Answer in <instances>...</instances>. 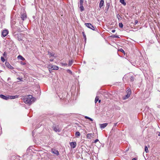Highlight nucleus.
<instances>
[{
    "label": "nucleus",
    "mask_w": 160,
    "mask_h": 160,
    "mask_svg": "<svg viewBox=\"0 0 160 160\" xmlns=\"http://www.w3.org/2000/svg\"><path fill=\"white\" fill-rule=\"evenodd\" d=\"M50 61H53V59H51L50 60Z\"/></svg>",
    "instance_id": "obj_45"
},
{
    "label": "nucleus",
    "mask_w": 160,
    "mask_h": 160,
    "mask_svg": "<svg viewBox=\"0 0 160 160\" xmlns=\"http://www.w3.org/2000/svg\"><path fill=\"white\" fill-rule=\"evenodd\" d=\"M85 25L88 28L91 29L93 30L96 31V30H97L96 27H94L91 24V23H85Z\"/></svg>",
    "instance_id": "obj_3"
},
{
    "label": "nucleus",
    "mask_w": 160,
    "mask_h": 160,
    "mask_svg": "<svg viewBox=\"0 0 160 160\" xmlns=\"http://www.w3.org/2000/svg\"><path fill=\"white\" fill-rule=\"evenodd\" d=\"M70 144L71 148H74L76 147L77 143L76 142H70Z\"/></svg>",
    "instance_id": "obj_8"
},
{
    "label": "nucleus",
    "mask_w": 160,
    "mask_h": 160,
    "mask_svg": "<svg viewBox=\"0 0 160 160\" xmlns=\"http://www.w3.org/2000/svg\"><path fill=\"white\" fill-rule=\"evenodd\" d=\"M134 79H135V77L132 76L130 77V81L131 82H133L134 81Z\"/></svg>",
    "instance_id": "obj_18"
},
{
    "label": "nucleus",
    "mask_w": 160,
    "mask_h": 160,
    "mask_svg": "<svg viewBox=\"0 0 160 160\" xmlns=\"http://www.w3.org/2000/svg\"><path fill=\"white\" fill-rule=\"evenodd\" d=\"M35 100V98L31 95L28 96L26 98H24V102L26 104H29V105L33 102Z\"/></svg>",
    "instance_id": "obj_1"
},
{
    "label": "nucleus",
    "mask_w": 160,
    "mask_h": 160,
    "mask_svg": "<svg viewBox=\"0 0 160 160\" xmlns=\"http://www.w3.org/2000/svg\"><path fill=\"white\" fill-rule=\"evenodd\" d=\"M5 65L6 67L9 68L11 69H12L13 68L11 66L9 63L8 62H5Z\"/></svg>",
    "instance_id": "obj_12"
},
{
    "label": "nucleus",
    "mask_w": 160,
    "mask_h": 160,
    "mask_svg": "<svg viewBox=\"0 0 160 160\" xmlns=\"http://www.w3.org/2000/svg\"><path fill=\"white\" fill-rule=\"evenodd\" d=\"M99 100V98L98 97H96L95 99V102L96 103Z\"/></svg>",
    "instance_id": "obj_29"
},
{
    "label": "nucleus",
    "mask_w": 160,
    "mask_h": 160,
    "mask_svg": "<svg viewBox=\"0 0 160 160\" xmlns=\"http://www.w3.org/2000/svg\"><path fill=\"white\" fill-rule=\"evenodd\" d=\"M119 26L120 28H122L123 27V24L121 22L119 23Z\"/></svg>",
    "instance_id": "obj_28"
},
{
    "label": "nucleus",
    "mask_w": 160,
    "mask_h": 160,
    "mask_svg": "<svg viewBox=\"0 0 160 160\" xmlns=\"http://www.w3.org/2000/svg\"><path fill=\"white\" fill-rule=\"evenodd\" d=\"M61 64L62 66H67L68 65V64L65 63H61Z\"/></svg>",
    "instance_id": "obj_32"
},
{
    "label": "nucleus",
    "mask_w": 160,
    "mask_h": 160,
    "mask_svg": "<svg viewBox=\"0 0 160 160\" xmlns=\"http://www.w3.org/2000/svg\"><path fill=\"white\" fill-rule=\"evenodd\" d=\"M18 59H20L22 61H24L25 60V59L22 57V56L19 55L18 57Z\"/></svg>",
    "instance_id": "obj_17"
},
{
    "label": "nucleus",
    "mask_w": 160,
    "mask_h": 160,
    "mask_svg": "<svg viewBox=\"0 0 160 160\" xmlns=\"http://www.w3.org/2000/svg\"><path fill=\"white\" fill-rule=\"evenodd\" d=\"M8 96L9 95L5 96L3 94H1L0 95V97L3 99L8 100V99H9Z\"/></svg>",
    "instance_id": "obj_7"
},
{
    "label": "nucleus",
    "mask_w": 160,
    "mask_h": 160,
    "mask_svg": "<svg viewBox=\"0 0 160 160\" xmlns=\"http://www.w3.org/2000/svg\"><path fill=\"white\" fill-rule=\"evenodd\" d=\"M98 101L99 103L101 101L100 100H98Z\"/></svg>",
    "instance_id": "obj_47"
},
{
    "label": "nucleus",
    "mask_w": 160,
    "mask_h": 160,
    "mask_svg": "<svg viewBox=\"0 0 160 160\" xmlns=\"http://www.w3.org/2000/svg\"><path fill=\"white\" fill-rule=\"evenodd\" d=\"M111 37L112 38H119V37L118 36H116V35H112Z\"/></svg>",
    "instance_id": "obj_24"
},
{
    "label": "nucleus",
    "mask_w": 160,
    "mask_h": 160,
    "mask_svg": "<svg viewBox=\"0 0 160 160\" xmlns=\"http://www.w3.org/2000/svg\"><path fill=\"white\" fill-rule=\"evenodd\" d=\"M50 66H51V65H49L48 66V68H51V67H50Z\"/></svg>",
    "instance_id": "obj_48"
},
{
    "label": "nucleus",
    "mask_w": 160,
    "mask_h": 160,
    "mask_svg": "<svg viewBox=\"0 0 160 160\" xmlns=\"http://www.w3.org/2000/svg\"><path fill=\"white\" fill-rule=\"evenodd\" d=\"M18 39L19 41H21L22 40V39H21V38H19L18 37Z\"/></svg>",
    "instance_id": "obj_37"
},
{
    "label": "nucleus",
    "mask_w": 160,
    "mask_h": 160,
    "mask_svg": "<svg viewBox=\"0 0 160 160\" xmlns=\"http://www.w3.org/2000/svg\"><path fill=\"white\" fill-rule=\"evenodd\" d=\"M21 64H22V65H25L26 63L25 62H22L21 61Z\"/></svg>",
    "instance_id": "obj_35"
},
{
    "label": "nucleus",
    "mask_w": 160,
    "mask_h": 160,
    "mask_svg": "<svg viewBox=\"0 0 160 160\" xmlns=\"http://www.w3.org/2000/svg\"><path fill=\"white\" fill-rule=\"evenodd\" d=\"M110 5V4L109 3H107L106 4V6L105 7L106 9H107V11L109 9Z\"/></svg>",
    "instance_id": "obj_19"
},
{
    "label": "nucleus",
    "mask_w": 160,
    "mask_h": 160,
    "mask_svg": "<svg viewBox=\"0 0 160 160\" xmlns=\"http://www.w3.org/2000/svg\"><path fill=\"white\" fill-rule=\"evenodd\" d=\"M131 91L130 88H128L126 91L127 94L123 97V100H126L128 99L131 94Z\"/></svg>",
    "instance_id": "obj_2"
},
{
    "label": "nucleus",
    "mask_w": 160,
    "mask_h": 160,
    "mask_svg": "<svg viewBox=\"0 0 160 160\" xmlns=\"http://www.w3.org/2000/svg\"><path fill=\"white\" fill-rule=\"evenodd\" d=\"M8 97H9V99H15V98H18V96L15 95V96H11L9 95Z\"/></svg>",
    "instance_id": "obj_16"
},
{
    "label": "nucleus",
    "mask_w": 160,
    "mask_h": 160,
    "mask_svg": "<svg viewBox=\"0 0 160 160\" xmlns=\"http://www.w3.org/2000/svg\"><path fill=\"white\" fill-rule=\"evenodd\" d=\"M49 71H50V73H51V71H50L49 70Z\"/></svg>",
    "instance_id": "obj_51"
},
{
    "label": "nucleus",
    "mask_w": 160,
    "mask_h": 160,
    "mask_svg": "<svg viewBox=\"0 0 160 160\" xmlns=\"http://www.w3.org/2000/svg\"><path fill=\"white\" fill-rule=\"evenodd\" d=\"M83 2H79V4L80 6L79 8L81 12H82L84 10V8L83 6Z\"/></svg>",
    "instance_id": "obj_10"
},
{
    "label": "nucleus",
    "mask_w": 160,
    "mask_h": 160,
    "mask_svg": "<svg viewBox=\"0 0 160 160\" xmlns=\"http://www.w3.org/2000/svg\"><path fill=\"white\" fill-rule=\"evenodd\" d=\"M117 123H114V126H116L117 124Z\"/></svg>",
    "instance_id": "obj_44"
},
{
    "label": "nucleus",
    "mask_w": 160,
    "mask_h": 160,
    "mask_svg": "<svg viewBox=\"0 0 160 160\" xmlns=\"http://www.w3.org/2000/svg\"><path fill=\"white\" fill-rule=\"evenodd\" d=\"M82 34H83V38H84V39L85 41L86 42V36L85 35V33L84 32H82Z\"/></svg>",
    "instance_id": "obj_23"
},
{
    "label": "nucleus",
    "mask_w": 160,
    "mask_h": 160,
    "mask_svg": "<svg viewBox=\"0 0 160 160\" xmlns=\"http://www.w3.org/2000/svg\"><path fill=\"white\" fill-rule=\"evenodd\" d=\"M104 1L103 0H101L99 4V7L100 8L102 7L104 5Z\"/></svg>",
    "instance_id": "obj_14"
},
{
    "label": "nucleus",
    "mask_w": 160,
    "mask_h": 160,
    "mask_svg": "<svg viewBox=\"0 0 160 160\" xmlns=\"http://www.w3.org/2000/svg\"><path fill=\"white\" fill-rule=\"evenodd\" d=\"M17 79L18 80H20L21 81H23V79L22 78H20L18 77L17 78Z\"/></svg>",
    "instance_id": "obj_33"
},
{
    "label": "nucleus",
    "mask_w": 160,
    "mask_h": 160,
    "mask_svg": "<svg viewBox=\"0 0 160 160\" xmlns=\"http://www.w3.org/2000/svg\"><path fill=\"white\" fill-rule=\"evenodd\" d=\"M132 160H137V159L136 158H134Z\"/></svg>",
    "instance_id": "obj_42"
},
{
    "label": "nucleus",
    "mask_w": 160,
    "mask_h": 160,
    "mask_svg": "<svg viewBox=\"0 0 160 160\" xmlns=\"http://www.w3.org/2000/svg\"><path fill=\"white\" fill-rule=\"evenodd\" d=\"M34 130L32 132V133H33V132H34Z\"/></svg>",
    "instance_id": "obj_50"
},
{
    "label": "nucleus",
    "mask_w": 160,
    "mask_h": 160,
    "mask_svg": "<svg viewBox=\"0 0 160 160\" xmlns=\"http://www.w3.org/2000/svg\"><path fill=\"white\" fill-rule=\"evenodd\" d=\"M145 151L146 153H148V147L147 146H145Z\"/></svg>",
    "instance_id": "obj_26"
},
{
    "label": "nucleus",
    "mask_w": 160,
    "mask_h": 160,
    "mask_svg": "<svg viewBox=\"0 0 160 160\" xmlns=\"http://www.w3.org/2000/svg\"><path fill=\"white\" fill-rule=\"evenodd\" d=\"M8 31L7 30H4L2 32V35L3 37H5L8 34Z\"/></svg>",
    "instance_id": "obj_6"
},
{
    "label": "nucleus",
    "mask_w": 160,
    "mask_h": 160,
    "mask_svg": "<svg viewBox=\"0 0 160 160\" xmlns=\"http://www.w3.org/2000/svg\"><path fill=\"white\" fill-rule=\"evenodd\" d=\"M120 2L124 5H126V3L125 2L124 0H120Z\"/></svg>",
    "instance_id": "obj_22"
},
{
    "label": "nucleus",
    "mask_w": 160,
    "mask_h": 160,
    "mask_svg": "<svg viewBox=\"0 0 160 160\" xmlns=\"http://www.w3.org/2000/svg\"><path fill=\"white\" fill-rule=\"evenodd\" d=\"M85 118L86 119H87L90 120L91 121H93V119L92 118H90V117H89L88 116H85Z\"/></svg>",
    "instance_id": "obj_27"
},
{
    "label": "nucleus",
    "mask_w": 160,
    "mask_h": 160,
    "mask_svg": "<svg viewBox=\"0 0 160 160\" xmlns=\"http://www.w3.org/2000/svg\"><path fill=\"white\" fill-rule=\"evenodd\" d=\"M94 136V133H88L87 134V138L88 139H90L91 137Z\"/></svg>",
    "instance_id": "obj_13"
},
{
    "label": "nucleus",
    "mask_w": 160,
    "mask_h": 160,
    "mask_svg": "<svg viewBox=\"0 0 160 160\" xmlns=\"http://www.w3.org/2000/svg\"><path fill=\"white\" fill-rule=\"evenodd\" d=\"M3 56L4 57H5L6 56V55H7V53L6 52H4V53H3Z\"/></svg>",
    "instance_id": "obj_34"
},
{
    "label": "nucleus",
    "mask_w": 160,
    "mask_h": 160,
    "mask_svg": "<svg viewBox=\"0 0 160 160\" xmlns=\"http://www.w3.org/2000/svg\"><path fill=\"white\" fill-rule=\"evenodd\" d=\"M108 124L107 123L100 124V128H104L107 126Z\"/></svg>",
    "instance_id": "obj_15"
},
{
    "label": "nucleus",
    "mask_w": 160,
    "mask_h": 160,
    "mask_svg": "<svg viewBox=\"0 0 160 160\" xmlns=\"http://www.w3.org/2000/svg\"><path fill=\"white\" fill-rule=\"evenodd\" d=\"M1 60L3 62H5V58L3 57H1Z\"/></svg>",
    "instance_id": "obj_31"
},
{
    "label": "nucleus",
    "mask_w": 160,
    "mask_h": 160,
    "mask_svg": "<svg viewBox=\"0 0 160 160\" xmlns=\"http://www.w3.org/2000/svg\"><path fill=\"white\" fill-rule=\"evenodd\" d=\"M52 128H53V130L55 132H60V130L58 128V126L56 127V125L53 124L52 127Z\"/></svg>",
    "instance_id": "obj_4"
},
{
    "label": "nucleus",
    "mask_w": 160,
    "mask_h": 160,
    "mask_svg": "<svg viewBox=\"0 0 160 160\" xmlns=\"http://www.w3.org/2000/svg\"><path fill=\"white\" fill-rule=\"evenodd\" d=\"M98 141H99V140H98V139H96V140L94 141V143H96L97 142H98Z\"/></svg>",
    "instance_id": "obj_38"
},
{
    "label": "nucleus",
    "mask_w": 160,
    "mask_h": 160,
    "mask_svg": "<svg viewBox=\"0 0 160 160\" xmlns=\"http://www.w3.org/2000/svg\"><path fill=\"white\" fill-rule=\"evenodd\" d=\"M21 18L22 20H24V19L27 18V15L26 13H22L21 15Z\"/></svg>",
    "instance_id": "obj_9"
},
{
    "label": "nucleus",
    "mask_w": 160,
    "mask_h": 160,
    "mask_svg": "<svg viewBox=\"0 0 160 160\" xmlns=\"http://www.w3.org/2000/svg\"><path fill=\"white\" fill-rule=\"evenodd\" d=\"M48 54H50V55L51 56H54V54H53L52 53H51L50 52H48Z\"/></svg>",
    "instance_id": "obj_36"
},
{
    "label": "nucleus",
    "mask_w": 160,
    "mask_h": 160,
    "mask_svg": "<svg viewBox=\"0 0 160 160\" xmlns=\"http://www.w3.org/2000/svg\"><path fill=\"white\" fill-rule=\"evenodd\" d=\"M138 22L137 20H135V23L136 24H137L138 23Z\"/></svg>",
    "instance_id": "obj_40"
},
{
    "label": "nucleus",
    "mask_w": 160,
    "mask_h": 160,
    "mask_svg": "<svg viewBox=\"0 0 160 160\" xmlns=\"http://www.w3.org/2000/svg\"><path fill=\"white\" fill-rule=\"evenodd\" d=\"M115 31H116L114 29L112 31V32L113 33H114L115 32Z\"/></svg>",
    "instance_id": "obj_41"
},
{
    "label": "nucleus",
    "mask_w": 160,
    "mask_h": 160,
    "mask_svg": "<svg viewBox=\"0 0 160 160\" xmlns=\"http://www.w3.org/2000/svg\"><path fill=\"white\" fill-rule=\"evenodd\" d=\"M10 79H11V78H8V80H10Z\"/></svg>",
    "instance_id": "obj_46"
},
{
    "label": "nucleus",
    "mask_w": 160,
    "mask_h": 160,
    "mask_svg": "<svg viewBox=\"0 0 160 160\" xmlns=\"http://www.w3.org/2000/svg\"><path fill=\"white\" fill-rule=\"evenodd\" d=\"M80 2H83V0H80Z\"/></svg>",
    "instance_id": "obj_43"
},
{
    "label": "nucleus",
    "mask_w": 160,
    "mask_h": 160,
    "mask_svg": "<svg viewBox=\"0 0 160 160\" xmlns=\"http://www.w3.org/2000/svg\"><path fill=\"white\" fill-rule=\"evenodd\" d=\"M118 51H120L123 53H125V51H124V50L122 48H121L119 49L118 50Z\"/></svg>",
    "instance_id": "obj_25"
},
{
    "label": "nucleus",
    "mask_w": 160,
    "mask_h": 160,
    "mask_svg": "<svg viewBox=\"0 0 160 160\" xmlns=\"http://www.w3.org/2000/svg\"><path fill=\"white\" fill-rule=\"evenodd\" d=\"M75 135L76 137H79L80 136V134L79 132L77 131L75 132Z\"/></svg>",
    "instance_id": "obj_21"
},
{
    "label": "nucleus",
    "mask_w": 160,
    "mask_h": 160,
    "mask_svg": "<svg viewBox=\"0 0 160 160\" xmlns=\"http://www.w3.org/2000/svg\"><path fill=\"white\" fill-rule=\"evenodd\" d=\"M73 62V59L71 60H69V63H68V66H71V65L72 64Z\"/></svg>",
    "instance_id": "obj_20"
},
{
    "label": "nucleus",
    "mask_w": 160,
    "mask_h": 160,
    "mask_svg": "<svg viewBox=\"0 0 160 160\" xmlns=\"http://www.w3.org/2000/svg\"><path fill=\"white\" fill-rule=\"evenodd\" d=\"M51 152L52 153L56 154L57 156H58L59 155V152L58 150H56V149L52 148Z\"/></svg>",
    "instance_id": "obj_5"
},
{
    "label": "nucleus",
    "mask_w": 160,
    "mask_h": 160,
    "mask_svg": "<svg viewBox=\"0 0 160 160\" xmlns=\"http://www.w3.org/2000/svg\"><path fill=\"white\" fill-rule=\"evenodd\" d=\"M51 68H49L52 70H58V67L55 65H51Z\"/></svg>",
    "instance_id": "obj_11"
},
{
    "label": "nucleus",
    "mask_w": 160,
    "mask_h": 160,
    "mask_svg": "<svg viewBox=\"0 0 160 160\" xmlns=\"http://www.w3.org/2000/svg\"><path fill=\"white\" fill-rule=\"evenodd\" d=\"M118 16H119V17H120V15H119V14H118V15H117V17H118Z\"/></svg>",
    "instance_id": "obj_49"
},
{
    "label": "nucleus",
    "mask_w": 160,
    "mask_h": 160,
    "mask_svg": "<svg viewBox=\"0 0 160 160\" xmlns=\"http://www.w3.org/2000/svg\"><path fill=\"white\" fill-rule=\"evenodd\" d=\"M157 134H158V136H160V132H157Z\"/></svg>",
    "instance_id": "obj_39"
},
{
    "label": "nucleus",
    "mask_w": 160,
    "mask_h": 160,
    "mask_svg": "<svg viewBox=\"0 0 160 160\" xmlns=\"http://www.w3.org/2000/svg\"><path fill=\"white\" fill-rule=\"evenodd\" d=\"M67 71L71 75L72 74V72L69 69L67 70Z\"/></svg>",
    "instance_id": "obj_30"
}]
</instances>
